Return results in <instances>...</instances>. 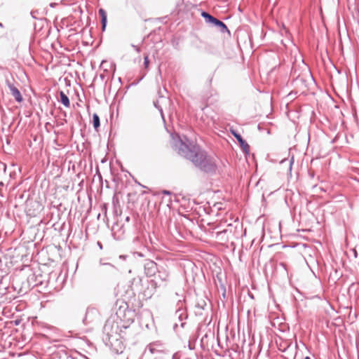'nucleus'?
Segmentation results:
<instances>
[{
    "mask_svg": "<svg viewBox=\"0 0 359 359\" xmlns=\"http://www.w3.org/2000/svg\"><path fill=\"white\" fill-rule=\"evenodd\" d=\"M144 67L146 69H147L149 67V56L147 55L144 56Z\"/></svg>",
    "mask_w": 359,
    "mask_h": 359,
    "instance_id": "10",
    "label": "nucleus"
},
{
    "mask_svg": "<svg viewBox=\"0 0 359 359\" xmlns=\"http://www.w3.org/2000/svg\"><path fill=\"white\" fill-rule=\"evenodd\" d=\"M93 126L95 129H97L100 126V118L97 114H94L93 116Z\"/></svg>",
    "mask_w": 359,
    "mask_h": 359,
    "instance_id": "8",
    "label": "nucleus"
},
{
    "mask_svg": "<svg viewBox=\"0 0 359 359\" xmlns=\"http://www.w3.org/2000/svg\"><path fill=\"white\" fill-rule=\"evenodd\" d=\"M116 305L118 308L116 312V315L122 323L126 325H123V326L127 327L134 320L132 312L128 309V303L122 299H118L116 301Z\"/></svg>",
    "mask_w": 359,
    "mask_h": 359,
    "instance_id": "2",
    "label": "nucleus"
},
{
    "mask_svg": "<svg viewBox=\"0 0 359 359\" xmlns=\"http://www.w3.org/2000/svg\"><path fill=\"white\" fill-rule=\"evenodd\" d=\"M7 86L9 88L12 95L15 97V100L18 102L21 103L23 101L22 95L20 90L9 81H6Z\"/></svg>",
    "mask_w": 359,
    "mask_h": 359,
    "instance_id": "3",
    "label": "nucleus"
},
{
    "mask_svg": "<svg viewBox=\"0 0 359 359\" xmlns=\"http://www.w3.org/2000/svg\"><path fill=\"white\" fill-rule=\"evenodd\" d=\"M185 157L204 172H212L216 170V165L213 159L199 148L194 147L193 149H190L185 154Z\"/></svg>",
    "mask_w": 359,
    "mask_h": 359,
    "instance_id": "1",
    "label": "nucleus"
},
{
    "mask_svg": "<svg viewBox=\"0 0 359 359\" xmlns=\"http://www.w3.org/2000/svg\"><path fill=\"white\" fill-rule=\"evenodd\" d=\"M304 359H310L309 357H306Z\"/></svg>",
    "mask_w": 359,
    "mask_h": 359,
    "instance_id": "12",
    "label": "nucleus"
},
{
    "mask_svg": "<svg viewBox=\"0 0 359 359\" xmlns=\"http://www.w3.org/2000/svg\"><path fill=\"white\" fill-rule=\"evenodd\" d=\"M212 23L215 24L217 26L222 27L223 29H227L226 26L222 21H220V20H217L216 18L212 22Z\"/></svg>",
    "mask_w": 359,
    "mask_h": 359,
    "instance_id": "9",
    "label": "nucleus"
},
{
    "mask_svg": "<svg viewBox=\"0 0 359 359\" xmlns=\"http://www.w3.org/2000/svg\"><path fill=\"white\" fill-rule=\"evenodd\" d=\"M0 27H3V25L1 22H0Z\"/></svg>",
    "mask_w": 359,
    "mask_h": 359,
    "instance_id": "11",
    "label": "nucleus"
},
{
    "mask_svg": "<svg viewBox=\"0 0 359 359\" xmlns=\"http://www.w3.org/2000/svg\"><path fill=\"white\" fill-rule=\"evenodd\" d=\"M99 14L102 19V30L105 29L106 24H107V13L106 11L103 8H100L99 10Z\"/></svg>",
    "mask_w": 359,
    "mask_h": 359,
    "instance_id": "5",
    "label": "nucleus"
},
{
    "mask_svg": "<svg viewBox=\"0 0 359 359\" xmlns=\"http://www.w3.org/2000/svg\"><path fill=\"white\" fill-rule=\"evenodd\" d=\"M60 102L66 107H69L70 105V102L67 96L65 94L64 92L61 91L60 93Z\"/></svg>",
    "mask_w": 359,
    "mask_h": 359,
    "instance_id": "6",
    "label": "nucleus"
},
{
    "mask_svg": "<svg viewBox=\"0 0 359 359\" xmlns=\"http://www.w3.org/2000/svg\"><path fill=\"white\" fill-rule=\"evenodd\" d=\"M232 135L237 139L238 141L241 148L245 151V152H248L250 146L249 144L242 138L241 135L237 133L235 130H231Z\"/></svg>",
    "mask_w": 359,
    "mask_h": 359,
    "instance_id": "4",
    "label": "nucleus"
},
{
    "mask_svg": "<svg viewBox=\"0 0 359 359\" xmlns=\"http://www.w3.org/2000/svg\"><path fill=\"white\" fill-rule=\"evenodd\" d=\"M201 15L206 20L207 22L212 23V22L215 20V18L210 15L209 13L202 11Z\"/></svg>",
    "mask_w": 359,
    "mask_h": 359,
    "instance_id": "7",
    "label": "nucleus"
}]
</instances>
